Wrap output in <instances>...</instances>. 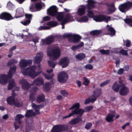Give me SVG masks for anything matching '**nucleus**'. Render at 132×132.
Wrapping results in <instances>:
<instances>
[{
  "label": "nucleus",
  "mask_w": 132,
  "mask_h": 132,
  "mask_svg": "<svg viewBox=\"0 0 132 132\" xmlns=\"http://www.w3.org/2000/svg\"><path fill=\"white\" fill-rule=\"evenodd\" d=\"M37 68L36 66L32 65L27 68L22 73L24 75H28L32 78H34L40 73V72L35 71Z\"/></svg>",
  "instance_id": "nucleus-1"
},
{
  "label": "nucleus",
  "mask_w": 132,
  "mask_h": 132,
  "mask_svg": "<svg viewBox=\"0 0 132 132\" xmlns=\"http://www.w3.org/2000/svg\"><path fill=\"white\" fill-rule=\"evenodd\" d=\"M64 38H69L68 40L70 42L76 43L79 42L81 39V37L77 34L72 35L70 34H66L63 35Z\"/></svg>",
  "instance_id": "nucleus-2"
},
{
  "label": "nucleus",
  "mask_w": 132,
  "mask_h": 132,
  "mask_svg": "<svg viewBox=\"0 0 132 132\" xmlns=\"http://www.w3.org/2000/svg\"><path fill=\"white\" fill-rule=\"evenodd\" d=\"M69 126L66 125H58L54 126L51 130V132H62L69 129Z\"/></svg>",
  "instance_id": "nucleus-3"
},
{
  "label": "nucleus",
  "mask_w": 132,
  "mask_h": 132,
  "mask_svg": "<svg viewBox=\"0 0 132 132\" xmlns=\"http://www.w3.org/2000/svg\"><path fill=\"white\" fill-rule=\"evenodd\" d=\"M60 51L59 48L53 49L47 53V55L49 57H52L54 60H56L60 56Z\"/></svg>",
  "instance_id": "nucleus-4"
},
{
  "label": "nucleus",
  "mask_w": 132,
  "mask_h": 132,
  "mask_svg": "<svg viewBox=\"0 0 132 132\" xmlns=\"http://www.w3.org/2000/svg\"><path fill=\"white\" fill-rule=\"evenodd\" d=\"M93 19L96 22L104 21L107 23L111 20V17L110 16H106L100 14L94 16Z\"/></svg>",
  "instance_id": "nucleus-5"
},
{
  "label": "nucleus",
  "mask_w": 132,
  "mask_h": 132,
  "mask_svg": "<svg viewBox=\"0 0 132 132\" xmlns=\"http://www.w3.org/2000/svg\"><path fill=\"white\" fill-rule=\"evenodd\" d=\"M68 78L67 73L65 71H62L59 74L57 77V80L60 82L65 83L67 81Z\"/></svg>",
  "instance_id": "nucleus-6"
},
{
  "label": "nucleus",
  "mask_w": 132,
  "mask_h": 132,
  "mask_svg": "<svg viewBox=\"0 0 132 132\" xmlns=\"http://www.w3.org/2000/svg\"><path fill=\"white\" fill-rule=\"evenodd\" d=\"M84 112V110L82 109H75L74 110L72 111L68 115L63 116L62 119H64L70 117L74 114H77L79 115V117H81L83 115Z\"/></svg>",
  "instance_id": "nucleus-7"
},
{
  "label": "nucleus",
  "mask_w": 132,
  "mask_h": 132,
  "mask_svg": "<svg viewBox=\"0 0 132 132\" xmlns=\"http://www.w3.org/2000/svg\"><path fill=\"white\" fill-rule=\"evenodd\" d=\"M132 7V2H127L121 4L119 6L120 11L122 12L125 13L126 11Z\"/></svg>",
  "instance_id": "nucleus-8"
},
{
  "label": "nucleus",
  "mask_w": 132,
  "mask_h": 132,
  "mask_svg": "<svg viewBox=\"0 0 132 132\" xmlns=\"http://www.w3.org/2000/svg\"><path fill=\"white\" fill-rule=\"evenodd\" d=\"M32 60H27L22 59L20 61L19 66L21 69H24L29 65H30L32 63Z\"/></svg>",
  "instance_id": "nucleus-9"
},
{
  "label": "nucleus",
  "mask_w": 132,
  "mask_h": 132,
  "mask_svg": "<svg viewBox=\"0 0 132 132\" xmlns=\"http://www.w3.org/2000/svg\"><path fill=\"white\" fill-rule=\"evenodd\" d=\"M47 13L51 16H55L57 13L56 7L55 5L51 6L47 10Z\"/></svg>",
  "instance_id": "nucleus-10"
},
{
  "label": "nucleus",
  "mask_w": 132,
  "mask_h": 132,
  "mask_svg": "<svg viewBox=\"0 0 132 132\" xmlns=\"http://www.w3.org/2000/svg\"><path fill=\"white\" fill-rule=\"evenodd\" d=\"M0 19L7 21H9L13 19L11 15L7 12H3L0 14Z\"/></svg>",
  "instance_id": "nucleus-11"
},
{
  "label": "nucleus",
  "mask_w": 132,
  "mask_h": 132,
  "mask_svg": "<svg viewBox=\"0 0 132 132\" xmlns=\"http://www.w3.org/2000/svg\"><path fill=\"white\" fill-rule=\"evenodd\" d=\"M123 84L121 81L115 82L112 86V88L113 90L116 92H118L119 89L122 86Z\"/></svg>",
  "instance_id": "nucleus-12"
},
{
  "label": "nucleus",
  "mask_w": 132,
  "mask_h": 132,
  "mask_svg": "<svg viewBox=\"0 0 132 132\" xmlns=\"http://www.w3.org/2000/svg\"><path fill=\"white\" fill-rule=\"evenodd\" d=\"M59 37V36L58 35L55 36L51 35L47 37L45 39H43L42 42L44 44L49 45L54 41L55 38Z\"/></svg>",
  "instance_id": "nucleus-13"
},
{
  "label": "nucleus",
  "mask_w": 132,
  "mask_h": 132,
  "mask_svg": "<svg viewBox=\"0 0 132 132\" xmlns=\"http://www.w3.org/2000/svg\"><path fill=\"white\" fill-rule=\"evenodd\" d=\"M69 62L67 57H64L61 59L58 63L59 65H62V68L66 67L68 65Z\"/></svg>",
  "instance_id": "nucleus-14"
},
{
  "label": "nucleus",
  "mask_w": 132,
  "mask_h": 132,
  "mask_svg": "<svg viewBox=\"0 0 132 132\" xmlns=\"http://www.w3.org/2000/svg\"><path fill=\"white\" fill-rule=\"evenodd\" d=\"M122 86L119 91V93L122 96L126 95L129 92V89L128 87L124 85V84Z\"/></svg>",
  "instance_id": "nucleus-15"
},
{
  "label": "nucleus",
  "mask_w": 132,
  "mask_h": 132,
  "mask_svg": "<svg viewBox=\"0 0 132 132\" xmlns=\"http://www.w3.org/2000/svg\"><path fill=\"white\" fill-rule=\"evenodd\" d=\"M19 83L22 85V87L23 89L28 90L30 87V85L28 84V82L24 79L20 80Z\"/></svg>",
  "instance_id": "nucleus-16"
},
{
  "label": "nucleus",
  "mask_w": 132,
  "mask_h": 132,
  "mask_svg": "<svg viewBox=\"0 0 132 132\" xmlns=\"http://www.w3.org/2000/svg\"><path fill=\"white\" fill-rule=\"evenodd\" d=\"M9 78H10L8 75H1L0 76V83L2 84H6Z\"/></svg>",
  "instance_id": "nucleus-17"
},
{
  "label": "nucleus",
  "mask_w": 132,
  "mask_h": 132,
  "mask_svg": "<svg viewBox=\"0 0 132 132\" xmlns=\"http://www.w3.org/2000/svg\"><path fill=\"white\" fill-rule=\"evenodd\" d=\"M44 82V80L41 77H38L34 81L32 84L39 86L42 85Z\"/></svg>",
  "instance_id": "nucleus-18"
},
{
  "label": "nucleus",
  "mask_w": 132,
  "mask_h": 132,
  "mask_svg": "<svg viewBox=\"0 0 132 132\" xmlns=\"http://www.w3.org/2000/svg\"><path fill=\"white\" fill-rule=\"evenodd\" d=\"M24 11L23 9L21 8H17L16 10V18H18L22 17L23 15Z\"/></svg>",
  "instance_id": "nucleus-19"
},
{
  "label": "nucleus",
  "mask_w": 132,
  "mask_h": 132,
  "mask_svg": "<svg viewBox=\"0 0 132 132\" xmlns=\"http://www.w3.org/2000/svg\"><path fill=\"white\" fill-rule=\"evenodd\" d=\"M16 69V65L13 66L10 68L8 73V75L10 78H11L13 76L14 73H15Z\"/></svg>",
  "instance_id": "nucleus-20"
},
{
  "label": "nucleus",
  "mask_w": 132,
  "mask_h": 132,
  "mask_svg": "<svg viewBox=\"0 0 132 132\" xmlns=\"http://www.w3.org/2000/svg\"><path fill=\"white\" fill-rule=\"evenodd\" d=\"M82 120L81 118L79 117L74 118L71 120L69 122L71 125H74L77 124L81 121Z\"/></svg>",
  "instance_id": "nucleus-21"
},
{
  "label": "nucleus",
  "mask_w": 132,
  "mask_h": 132,
  "mask_svg": "<svg viewBox=\"0 0 132 132\" xmlns=\"http://www.w3.org/2000/svg\"><path fill=\"white\" fill-rule=\"evenodd\" d=\"M92 96L93 97H98L102 94V91L101 88L96 89V90H94L93 92Z\"/></svg>",
  "instance_id": "nucleus-22"
},
{
  "label": "nucleus",
  "mask_w": 132,
  "mask_h": 132,
  "mask_svg": "<svg viewBox=\"0 0 132 132\" xmlns=\"http://www.w3.org/2000/svg\"><path fill=\"white\" fill-rule=\"evenodd\" d=\"M43 57V54L42 53H39L37 54V56L34 59V62L36 63H39L41 61Z\"/></svg>",
  "instance_id": "nucleus-23"
},
{
  "label": "nucleus",
  "mask_w": 132,
  "mask_h": 132,
  "mask_svg": "<svg viewBox=\"0 0 132 132\" xmlns=\"http://www.w3.org/2000/svg\"><path fill=\"white\" fill-rule=\"evenodd\" d=\"M37 102L38 103H41L44 102L45 96L44 94H41L38 95L36 98Z\"/></svg>",
  "instance_id": "nucleus-24"
},
{
  "label": "nucleus",
  "mask_w": 132,
  "mask_h": 132,
  "mask_svg": "<svg viewBox=\"0 0 132 132\" xmlns=\"http://www.w3.org/2000/svg\"><path fill=\"white\" fill-rule=\"evenodd\" d=\"M6 100L8 104L10 105H12L15 101V97L10 96L7 98Z\"/></svg>",
  "instance_id": "nucleus-25"
},
{
  "label": "nucleus",
  "mask_w": 132,
  "mask_h": 132,
  "mask_svg": "<svg viewBox=\"0 0 132 132\" xmlns=\"http://www.w3.org/2000/svg\"><path fill=\"white\" fill-rule=\"evenodd\" d=\"M114 116L115 115L114 114L109 113L106 116L105 120L108 122H113L114 120L113 118Z\"/></svg>",
  "instance_id": "nucleus-26"
},
{
  "label": "nucleus",
  "mask_w": 132,
  "mask_h": 132,
  "mask_svg": "<svg viewBox=\"0 0 132 132\" xmlns=\"http://www.w3.org/2000/svg\"><path fill=\"white\" fill-rule=\"evenodd\" d=\"M87 2V7L88 10H90L92 8H93L95 7L94 2V1L92 0H88Z\"/></svg>",
  "instance_id": "nucleus-27"
},
{
  "label": "nucleus",
  "mask_w": 132,
  "mask_h": 132,
  "mask_svg": "<svg viewBox=\"0 0 132 132\" xmlns=\"http://www.w3.org/2000/svg\"><path fill=\"white\" fill-rule=\"evenodd\" d=\"M36 115V113L33 112L32 110H29L27 111L25 116L26 117L28 118L32 117L33 116H35Z\"/></svg>",
  "instance_id": "nucleus-28"
},
{
  "label": "nucleus",
  "mask_w": 132,
  "mask_h": 132,
  "mask_svg": "<svg viewBox=\"0 0 132 132\" xmlns=\"http://www.w3.org/2000/svg\"><path fill=\"white\" fill-rule=\"evenodd\" d=\"M15 83L14 80L12 79H11L9 81V82L7 87L8 89L9 90H11L13 87L15 86Z\"/></svg>",
  "instance_id": "nucleus-29"
},
{
  "label": "nucleus",
  "mask_w": 132,
  "mask_h": 132,
  "mask_svg": "<svg viewBox=\"0 0 132 132\" xmlns=\"http://www.w3.org/2000/svg\"><path fill=\"white\" fill-rule=\"evenodd\" d=\"M64 12H60L59 13L57 12L58 15L56 17V19L58 21H61L63 20L64 17Z\"/></svg>",
  "instance_id": "nucleus-30"
},
{
  "label": "nucleus",
  "mask_w": 132,
  "mask_h": 132,
  "mask_svg": "<svg viewBox=\"0 0 132 132\" xmlns=\"http://www.w3.org/2000/svg\"><path fill=\"white\" fill-rule=\"evenodd\" d=\"M86 7L85 6L81 8H79L78 10V14L80 16H82L84 15L85 13V9Z\"/></svg>",
  "instance_id": "nucleus-31"
},
{
  "label": "nucleus",
  "mask_w": 132,
  "mask_h": 132,
  "mask_svg": "<svg viewBox=\"0 0 132 132\" xmlns=\"http://www.w3.org/2000/svg\"><path fill=\"white\" fill-rule=\"evenodd\" d=\"M43 86V90L45 92H48L50 89V82L45 83Z\"/></svg>",
  "instance_id": "nucleus-32"
},
{
  "label": "nucleus",
  "mask_w": 132,
  "mask_h": 132,
  "mask_svg": "<svg viewBox=\"0 0 132 132\" xmlns=\"http://www.w3.org/2000/svg\"><path fill=\"white\" fill-rule=\"evenodd\" d=\"M107 31L108 32H110V34L112 36H114L116 35V31L113 27H110L108 28Z\"/></svg>",
  "instance_id": "nucleus-33"
},
{
  "label": "nucleus",
  "mask_w": 132,
  "mask_h": 132,
  "mask_svg": "<svg viewBox=\"0 0 132 132\" xmlns=\"http://www.w3.org/2000/svg\"><path fill=\"white\" fill-rule=\"evenodd\" d=\"M102 32L101 30H95L92 31L90 32V34L93 36H97L99 35Z\"/></svg>",
  "instance_id": "nucleus-34"
},
{
  "label": "nucleus",
  "mask_w": 132,
  "mask_h": 132,
  "mask_svg": "<svg viewBox=\"0 0 132 132\" xmlns=\"http://www.w3.org/2000/svg\"><path fill=\"white\" fill-rule=\"evenodd\" d=\"M85 57V54L82 53H80L76 55L75 56L76 59H77L82 60Z\"/></svg>",
  "instance_id": "nucleus-35"
},
{
  "label": "nucleus",
  "mask_w": 132,
  "mask_h": 132,
  "mask_svg": "<svg viewBox=\"0 0 132 132\" xmlns=\"http://www.w3.org/2000/svg\"><path fill=\"white\" fill-rule=\"evenodd\" d=\"M99 52L103 55H109L110 53L109 50H105L104 49L100 50Z\"/></svg>",
  "instance_id": "nucleus-36"
},
{
  "label": "nucleus",
  "mask_w": 132,
  "mask_h": 132,
  "mask_svg": "<svg viewBox=\"0 0 132 132\" xmlns=\"http://www.w3.org/2000/svg\"><path fill=\"white\" fill-rule=\"evenodd\" d=\"M40 106L43 107L44 106L43 104H41L40 105H37L34 108V109L36 113V114H40L39 110L40 109Z\"/></svg>",
  "instance_id": "nucleus-37"
},
{
  "label": "nucleus",
  "mask_w": 132,
  "mask_h": 132,
  "mask_svg": "<svg viewBox=\"0 0 132 132\" xmlns=\"http://www.w3.org/2000/svg\"><path fill=\"white\" fill-rule=\"evenodd\" d=\"M43 75L46 79L49 80L53 78L54 77V74L53 73L51 75H50L47 74L46 73H44L43 74Z\"/></svg>",
  "instance_id": "nucleus-38"
},
{
  "label": "nucleus",
  "mask_w": 132,
  "mask_h": 132,
  "mask_svg": "<svg viewBox=\"0 0 132 132\" xmlns=\"http://www.w3.org/2000/svg\"><path fill=\"white\" fill-rule=\"evenodd\" d=\"M80 106V104L79 103H76L73 104L72 106L69 109V110H72L73 109H79Z\"/></svg>",
  "instance_id": "nucleus-39"
},
{
  "label": "nucleus",
  "mask_w": 132,
  "mask_h": 132,
  "mask_svg": "<svg viewBox=\"0 0 132 132\" xmlns=\"http://www.w3.org/2000/svg\"><path fill=\"white\" fill-rule=\"evenodd\" d=\"M36 8L38 11L42 9V6L41 2H37L35 4Z\"/></svg>",
  "instance_id": "nucleus-40"
},
{
  "label": "nucleus",
  "mask_w": 132,
  "mask_h": 132,
  "mask_svg": "<svg viewBox=\"0 0 132 132\" xmlns=\"http://www.w3.org/2000/svg\"><path fill=\"white\" fill-rule=\"evenodd\" d=\"M30 11L31 12H35L38 11L36 8L35 4L32 3L30 5L29 8Z\"/></svg>",
  "instance_id": "nucleus-41"
},
{
  "label": "nucleus",
  "mask_w": 132,
  "mask_h": 132,
  "mask_svg": "<svg viewBox=\"0 0 132 132\" xmlns=\"http://www.w3.org/2000/svg\"><path fill=\"white\" fill-rule=\"evenodd\" d=\"M47 25L50 26L54 27L57 25L58 23L57 22L52 21L47 23Z\"/></svg>",
  "instance_id": "nucleus-42"
},
{
  "label": "nucleus",
  "mask_w": 132,
  "mask_h": 132,
  "mask_svg": "<svg viewBox=\"0 0 132 132\" xmlns=\"http://www.w3.org/2000/svg\"><path fill=\"white\" fill-rule=\"evenodd\" d=\"M18 63V60L15 59H12L9 61L7 63L8 66L14 63Z\"/></svg>",
  "instance_id": "nucleus-43"
},
{
  "label": "nucleus",
  "mask_w": 132,
  "mask_h": 132,
  "mask_svg": "<svg viewBox=\"0 0 132 132\" xmlns=\"http://www.w3.org/2000/svg\"><path fill=\"white\" fill-rule=\"evenodd\" d=\"M127 50L122 49L118 53H119V54H121L123 55L128 56V53H127Z\"/></svg>",
  "instance_id": "nucleus-44"
},
{
  "label": "nucleus",
  "mask_w": 132,
  "mask_h": 132,
  "mask_svg": "<svg viewBox=\"0 0 132 132\" xmlns=\"http://www.w3.org/2000/svg\"><path fill=\"white\" fill-rule=\"evenodd\" d=\"M93 108V106H86L84 110V112H88L91 111Z\"/></svg>",
  "instance_id": "nucleus-45"
},
{
  "label": "nucleus",
  "mask_w": 132,
  "mask_h": 132,
  "mask_svg": "<svg viewBox=\"0 0 132 132\" xmlns=\"http://www.w3.org/2000/svg\"><path fill=\"white\" fill-rule=\"evenodd\" d=\"M35 99L34 93H31L29 95V100L31 102V103H32L34 101Z\"/></svg>",
  "instance_id": "nucleus-46"
},
{
  "label": "nucleus",
  "mask_w": 132,
  "mask_h": 132,
  "mask_svg": "<svg viewBox=\"0 0 132 132\" xmlns=\"http://www.w3.org/2000/svg\"><path fill=\"white\" fill-rule=\"evenodd\" d=\"M88 20V18L86 16H84L81 18L80 19V21L81 22H86Z\"/></svg>",
  "instance_id": "nucleus-47"
},
{
  "label": "nucleus",
  "mask_w": 132,
  "mask_h": 132,
  "mask_svg": "<svg viewBox=\"0 0 132 132\" xmlns=\"http://www.w3.org/2000/svg\"><path fill=\"white\" fill-rule=\"evenodd\" d=\"M48 65L51 68H54L56 65L55 63L52 61H48Z\"/></svg>",
  "instance_id": "nucleus-48"
},
{
  "label": "nucleus",
  "mask_w": 132,
  "mask_h": 132,
  "mask_svg": "<svg viewBox=\"0 0 132 132\" xmlns=\"http://www.w3.org/2000/svg\"><path fill=\"white\" fill-rule=\"evenodd\" d=\"M84 81L83 83V85L86 86H87L89 83V80H88L87 78L86 77H84Z\"/></svg>",
  "instance_id": "nucleus-49"
},
{
  "label": "nucleus",
  "mask_w": 132,
  "mask_h": 132,
  "mask_svg": "<svg viewBox=\"0 0 132 132\" xmlns=\"http://www.w3.org/2000/svg\"><path fill=\"white\" fill-rule=\"evenodd\" d=\"M87 12H88V13L87 14L89 18H93V16L94 15L93 13V11L90 10H88Z\"/></svg>",
  "instance_id": "nucleus-50"
},
{
  "label": "nucleus",
  "mask_w": 132,
  "mask_h": 132,
  "mask_svg": "<svg viewBox=\"0 0 132 132\" xmlns=\"http://www.w3.org/2000/svg\"><path fill=\"white\" fill-rule=\"evenodd\" d=\"M23 117V116L21 114H17L15 117V120H20Z\"/></svg>",
  "instance_id": "nucleus-51"
},
{
  "label": "nucleus",
  "mask_w": 132,
  "mask_h": 132,
  "mask_svg": "<svg viewBox=\"0 0 132 132\" xmlns=\"http://www.w3.org/2000/svg\"><path fill=\"white\" fill-rule=\"evenodd\" d=\"M85 68L87 69L91 70L93 69V66L90 64H88L86 65L85 66Z\"/></svg>",
  "instance_id": "nucleus-52"
},
{
  "label": "nucleus",
  "mask_w": 132,
  "mask_h": 132,
  "mask_svg": "<svg viewBox=\"0 0 132 132\" xmlns=\"http://www.w3.org/2000/svg\"><path fill=\"white\" fill-rule=\"evenodd\" d=\"M124 20L125 22L127 24L132 23V20L131 18H126L124 19Z\"/></svg>",
  "instance_id": "nucleus-53"
},
{
  "label": "nucleus",
  "mask_w": 132,
  "mask_h": 132,
  "mask_svg": "<svg viewBox=\"0 0 132 132\" xmlns=\"http://www.w3.org/2000/svg\"><path fill=\"white\" fill-rule=\"evenodd\" d=\"M110 81L109 80H107L101 83L100 85V86L101 87H102L104 86L107 85L109 83Z\"/></svg>",
  "instance_id": "nucleus-54"
},
{
  "label": "nucleus",
  "mask_w": 132,
  "mask_h": 132,
  "mask_svg": "<svg viewBox=\"0 0 132 132\" xmlns=\"http://www.w3.org/2000/svg\"><path fill=\"white\" fill-rule=\"evenodd\" d=\"M61 94L63 96L67 97L68 95V93L65 90H61L60 91Z\"/></svg>",
  "instance_id": "nucleus-55"
},
{
  "label": "nucleus",
  "mask_w": 132,
  "mask_h": 132,
  "mask_svg": "<svg viewBox=\"0 0 132 132\" xmlns=\"http://www.w3.org/2000/svg\"><path fill=\"white\" fill-rule=\"evenodd\" d=\"M70 18L71 17L70 14H67L65 15L64 19L68 22L70 20Z\"/></svg>",
  "instance_id": "nucleus-56"
},
{
  "label": "nucleus",
  "mask_w": 132,
  "mask_h": 132,
  "mask_svg": "<svg viewBox=\"0 0 132 132\" xmlns=\"http://www.w3.org/2000/svg\"><path fill=\"white\" fill-rule=\"evenodd\" d=\"M92 123H88L85 125V128L87 130L89 129L92 127Z\"/></svg>",
  "instance_id": "nucleus-57"
},
{
  "label": "nucleus",
  "mask_w": 132,
  "mask_h": 132,
  "mask_svg": "<svg viewBox=\"0 0 132 132\" xmlns=\"http://www.w3.org/2000/svg\"><path fill=\"white\" fill-rule=\"evenodd\" d=\"M13 4L10 2H9L7 4L6 7L9 9H11L13 7Z\"/></svg>",
  "instance_id": "nucleus-58"
},
{
  "label": "nucleus",
  "mask_w": 132,
  "mask_h": 132,
  "mask_svg": "<svg viewBox=\"0 0 132 132\" xmlns=\"http://www.w3.org/2000/svg\"><path fill=\"white\" fill-rule=\"evenodd\" d=\"M38 88L37 87H34L31 90V92L32 93H36L38 90Z\"/></svg>",
  "instance_id": "nucleus-59"
},
{
  "label": "nucleus",
  "mask_w": 132,
  "mask_h": 132,
  "mask_svg": "<svg viewBox=\"0 0 132 132\" xmlns=\"http://www.w3.org/2000/svg\"><path fill=\"white\" fill-rule=\"evenodd\" d=\"M39 38L38 37H37L35 38H33L32 39V41L34 42L35 44H36L37 43L39 42Z\"/></svg>",
  "instance_id": "nucleus-60"
},
{
  "label": "nucleus",
  "mask_w": 132,
  "mask_h": 132,
  "mask_svg": "<svg viewBox=\"0 0 132 132\" xmlns=\"http://www.w3.org/2000/svg\"><path fill=\"white\" fill-rule=\"evenodd\" d=\"M31 20L30 19H28L26 21H24L22 23L24 26H27L30 23Z\"/></svg>",
  "instance_id": "nucleus-61"
},
{
  "label": "nucleus",
  "mask_w": 132,
  "mask_h": 132,
  "mask_svg": "<svg viewBox=\"0 0 132 132\" xmlns=\"http://www.w3.org/2000/svg\"><path fill=\"white\" fill-rule=\"evenodd\" d=\"M15 106L17 107H20L22 106L18 102H16L15 101V102L13 104Z\"/></svg>",
  "instance_id": "nucleus-62"
},
{
  "label": "nucleus",
  "mask_w": 132,
  "mask_h": 132,
  "mask_svg": "<svg viewBox=\"0 0 132 132\" xmlns=\"http://www.w3.org/2000/svg\"><path fill=\"white\" fill-rule=\"evenodd\" d=\"M26 18L28 19H30L32 18V15L30 14H26L25 15Z\"/></svg>",
  "instance_id": "nucleus-63"
},
{
  "label": "nucleus",
  "mask_w": 132,
  "mask_h": 132,
  "mask_svg": "<svg viewBox=\"0 0 132 132\" xmlns=\"http://www.w3.org/2000/svg\"><path fill=\"white\" fill-rule=\"evenodd\" d=\"M126 46L127 47H129L130 46L131 44V41L129 40H126Z\"/></svg>",
  "instance_id": "nucleus-64"
}]
</instances>
